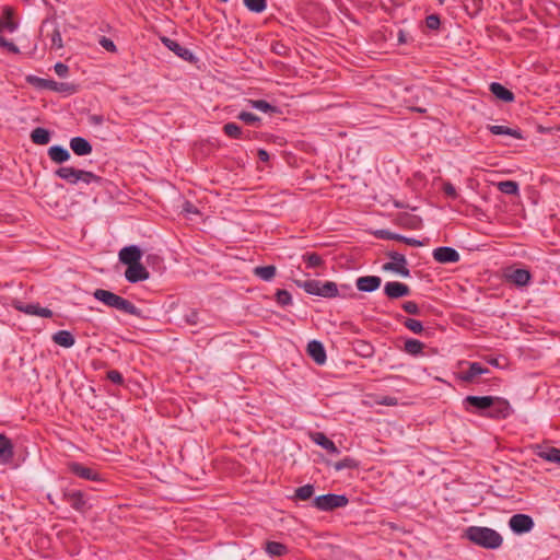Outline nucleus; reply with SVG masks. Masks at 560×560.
Masks as SVG:
<instances>
[{
	"mask_svg": "<svg viewBox=\"0 0 560 560\" xmlns=\"http://www.w3.org/2000/svg\"><path fill=\"white\" fill-rule=\"evenodd\" d=\"M467 538L483 548L495 549L502 545V537L494 529L471 526L466 530Z\"/></svg>",
	"mask_w": 560,
	"mask_h": 560,
	"instance_id": "nucleus-1",
	"label": "nucleus"
},
{
	"mask_svg": "<svg viewBox=\"0 0 560 560\" xmlns=\"http://www.w3.org/2000/svg\"><path fill=\"white\" fill-rule=\"evenodd\" d=\"M299 285L303 288L306 293L323 298H336L339 293L337 284L332 281L320 282L317 280H306L299 282Z\"/></svg>",
	"mask_w": 560,
	"mask_h": 560,
	"instance_id": "nucleus-2",
	"label": "nucleus"
},
{
	"mask_svg": "<svg viewBox=\"0 0 560 560\" xmlns=\"http://www.w3.org/2000/svg\"><path fill=\"white\" fill-rule=\"evenodd\" d=\"M348 502V498L343 494L328 493L316 497L313 500V506L319 511H332L346 506Z\"/></svg>",
	"mask_w": 560,
	"mask_h": 560,
	"instance_id": "nucleus-3",
	"label": "nucleus"
},
{
	"mask_svg": "<svg viewBox=\"0 0 560 560\" xmlns=\"http://www.w3.org/2000/svg\"><path fill=\"white\" fill-rule=\"evenodd\" d=\"M386 256L390 259V261L383 265V269L385 271H393L402 277L410 276V271L407 268V259L405 255L390 250L386 253Z\"/></svg>",
	"mask_w": 560,
	"mask_h": 560,
	"instance_id": "nucleus-4",
	"label": "nucleus"
},
{
	"mask_svg": "<svg viewBox=\"0 0 560 560\" xmlns=\"http://www.w3.org/2000/svg\"><path fill=\"white\" fill-rule=\"evenodd\" d=\"M5 13V18L0 19V34L4 31L12 33L16 28V24L11 18V10L8 9ZM0 46L7 48L9 51L18 52V47L13 43L8 42L2 35H0Z\"/></svg>",
	"mask_w": 560,
	"mask_h": 560,
	"instance_id": "nucleus-5",
	"label": "nucleus"
},
{
	"mask_svg": "<svg viewBox=\"0 0 560 560\" xmlns=\"http://www.w3.org/2000/svg\"><path fill=\"white\" fill-rule=\"evenodd\" d=\"M125 277L129 282L136 283L149 279L150 273L147 268L139 261L127 265Z\"/></svg>",
	"mask_w": 560,
	"mask_h": 560,
	"instance_id": "nucleus-6",
	"label": "nucleus"
},
{
	"mask_svg": "<svg viewBox=\"0 0 560 560\" xmlns=\"http://www.w3.org/2000/svg\"><path fill=\"white\" fill-rule=\"evenodd\" d=\"M509 525L514 533L523 534L534 527L533 518L526 514H515L510 518Z\"/></svg>",
	"mask_w": 560,
	"mask_h": 560,
	"instance_id": "nucleus-7",
	"label": "nucleus"
},
{
	"mask_svg": "<svg viewBox=\"0 0 560 560\" xmlns=\"http://www.w3.org/2000/svg\"><path fill=\"white\" fill-rule=\"evenodd\" d=\"M432 255L433 258L440 264L457 262L459 260L458 252L447 246L435 248Z\"/></svg>",
	"mask_w": 560,
	"mask_h": 560,
	"instance_id": "nucleus-8",
	"label": "nucleus"
},
{
	"mask_svg": "<svg viewBox=\"0 0 560 560\" xmlns=\"http://www.w3.org/2000/svg\"><path fill=\"white\" fill-rule=\"evenodd\" d=\"M384 293L389 299H399L409 295L410 288L402 282L389 281L386 282L384 285Z\"/></svg>",
	"mask_w": 560,
	"mask_h": 560,
	"instance_id": "nucleus-9",
	"label": "nucleus"
},
{
	"mask_svg": "<svg viewBox=\"0 0 560 560\" xmlns=\"http://www.w3.org/2000/svg\"><path fill=\"white\" fill-rule=\"evenodd\" d=\"M118 257L120 262L127 266L133 262H139L142 257V252L138 246L130 245L121 248L118 254Z\"/></svg>",
	"mask_w": 560,
	"mask_h": 560,
	"instance_id": "nucleus-10",
	"label": "nucleus"
},
{
	"mask_svg": "<svg viewBox=\"0 0 560 560\" xmlns=\"http://www.w3.org/2000/svg\"><path fill=\"white\" fill-rule=\"evenodd\" d=\"M69 470L74 474L75 476L85 479V480H93L97 481L100 480V475L94 471L93 469L83 466L79 463L72 462L68 464Z\"/></svg>",
	"mask_w": 560,
	"mask_h": 560,
	"instance_id": "nucleus-11",
	"label": "nucleus"
},
{
	"mask_svg": "<svg viewBox=\"0 0 560 560\" xmlns=\"http://www.w3.org/2000/svg\"><path fill=\"white\" fill-rule=\"evenodd\" d=\"M36 81L38 82L39 86L51 90V91L65 92L68 94H72L75 92V86L70 83L56 82L52 80H45V79H36Z\"/></svg>",
	"mask_w": 560,
	"mask_h": 560,
	"instance_id": "nucleus-12",
	"label": "nucleus"
},
{
	"mask_svg": "<svg viewBox=\"0 0 560 560\" xmlns=\"http://www.w3.org/2000/svg\"><path fill=\"white\" fill-rule=\"evenodd\" d=\"M382 280L377 276H364L357 279L355 285L359 291L373 292L380 288Z\"/></svg>",
	"mask_w": 560,
	"mask_h": 560,
	"instance_id": "nucleus-13",
	"label": "nucleus"
},
{
	"mask_svg": "<svg viewBox=\"0 0 560 560\" xmlns=\"http://www.w3.org/2000/svg\"><path fill=\"white\" fill-rule=\"evenodd\" d=\"M465 404L479 409H490L495 404V397L492 396H467L464 400Z\"/></svg>",
	"mask_w": 560,
	"mask_h": 560,
	"instance_id": "nucleus-14",
	"label": "nucleus"
},
{
	"mask_svg": "<svg viewBox=\"0 0 560 560\" xmlns=\"http://www.w3.org/2000/svg\"><path fill=\"white\" fill-rule=\"evenodd\" d=\"M505 278L509 282L518 287H524L528 284L532 276L527 269H513L505 273Z\"/></svg>",
	"mask_w": 560,
	"mask_h": 560,
	"instance_id": "nucleus-15",
	"label": "nucleus"
},
{
	"mask_svg": "<svg viewBox=\"0 0 560 560\" xmlns=\"http://www.w3.org/2000/svg\"><path fill=\"white\" fill-rule=\"evenodd\" d=\"M489 373L487 368H483L480 363L472 362L466 372L459 374V380L465 383H475L476 377L481 374Z\"/></svg>",
	"mask_w": 560,
	"mask_h": 560,
	"instance_id": "nucleus-16",
	"label": "nucleus"
},
{
	"mask_svg": "<svg viewBox=\"0 0 560 560\" xmlns=\"http://www.w3.org/2000/svg\"><path fill=\"white\" fill-rule=\"evenodd\" d=\"M307 353L317 364H324L326 362V352L324 346L317 340H312L308 342Z\"/></svg>",
	"mask_w": 560,
	"mask_h": 560,
	"instance_id": "nucleus-17",
	"label": "nucleus"
},
{
	"mask_svg": "<svg viewBox=\"0 0 560 560\" xmlns=\"http://www.w3.org/2000/svg\"><path fill=\"white\" fill-rule=\"evenodd\" d=\"M93 296L100 302L113 308L117 307V303L120 298L119 295L104 289H96L93 293Z\"/></svg>",
	"mask_w": 560,
	"mask_h": 560,
	"instance_id": "nucleus-18",
	"label": "nucleus"
},
{
	"mask_svg": "<svg viewBox=\"0 0 560 560\" xmlns=\"http://www.w3.org/2000/svg\"><path fill=\"white\" fill-rule=\"evenodd\" d=\"M491 418H506L510 415V404L499 397H495V404L491 406L487 413Z\"/></svg>",
	"mask_w": 560,
	"mask_h": 560,
	"instance_id": "nucleus-19",
	"label": "nucleus"
},
{
	"mask_svg": "<svg viewBox=\"0 0 560 560\" xmlns=\"http://www.w3.org/2000/svg\"><path fill=\"white\" fill-rule=\"evenodd\" d=\"M70 148L77 155H88L92 152V145L82 137H74L70 140Z\"/></svg>",
	"mask_w": 560,
	"mask_h": 560,
	"instance_id": "nucleus-20",
	"label": "nucleus"
},
{
	"mask_svg": "<svg viewBox=\"0 0 560 560\" xmlns=\"http://www.w3.org/2000/svg\"><path fill=\"white\" fill-rule=\"evenodd\" d=\"M15 307L16 310L28 315H36L44 318H49L52 316V312L49 308L40 307L38 304L16 305Z\"/></svg>",
	"mask_w": 560,
	"mask_h": 560,
	"instance_id": "nucleus-21",
	"label": "nucleus"
},
{
	"mask_svg": "<svg viewBox=\"0 0 560 560\" xmlns=\"http://www.w3.org/2000/svg\"><path fill=\"white\" fill-rule=\"evenodd\" d=\"M536 454H537V456H539L540 458H542L547 462L556 463V464L560 465V450L559 448L538 446Z\"/></svg>",
	"mask_w": 560,
	"mask_h": 560,
	"instance_id": "nucleus-22",
	"label": "nucleus"
},
{
	"mask_svg": "<svg viewBox=\"0 0 560 560\" xmlns=\"http://www.w3.org/2000/svg\"><path fill=\"white\" fill-rule=\"evenodd\" d=\"M491 93L499 100L510 103L514 101V94L498 82L490 84Z\"/></svg>",
	"mask_w": 560,
	"mask_h": 560,
	"instance_id": "nucleus-23",
	"label": "nucleus"
},
{
	"mask_svg": "<svg viewBox=\"0 0 560 560\" xmlns=\"http://www.w3.org/2000/svg\"><path fill=\"white\" fill-rule=\"evenodd\" d=\"M66 499L74 510L79 512L85 511L86 502L81 491H72L70 493H67Z\"/></svg>",
	"mask_w": 560,
	"mask_h": 560,
	"instance_id": "nucleus-24",
	"label": "nucleus"
},
{
	"mask_svg": "<svg viewBox=\"0 0 560 560\" xmlns=\"http://www.w3.org/2000/svg\"><path fill=\"white\" fill-rule=\"evenodd\" d=\"M13 445L11 441L3 434H0V458L8 463L13 458Z\"/></svg>",
	"mask_w": 560,
	"mask_h": 560,
	"instance_id": "nucleus-25",
	"label": "nucleus"
},
{
	"mask_svg": "<svg viewBox=\"0 0 560 560\" xmlns=\"http://www.w3.org/2000/svg\"><path fill=\"white\" fill-rule=\"evenodd\" d=\"M52 340L58 346L70 348L74 345V337L68 330H59L52 335Z\"/></svg>",
	"mask_w": 560,
	"mask_h": 560,
	"instance_id": "nucleus-26",
	"label": "nucleus"
},
{
	"mask_svg": "<svg viewBox=\"0 0 560 560\" xmlns=\"http://www.w3.org/2000/svg\"><path fill=\"white\" fill-rule=\"evenodd\" d=\"M162 42L170 50L175 52L177 56L184 59H188V57H191L190 51L187 48L180 46L176 40H173L168 37H163Z\"/></svg>",
	"mask_w": 560,
	"mask_h": 560,
	"instance_id": "nucleus-27",
	"label": "nucleus"
},
{
	"mask_svg": "<svg viewBox=\"0 0 560 560\" xmlns=\"http://www.w3.org/2000/svg\"><path fill=\"white\" fill-rule=\"evenodd\" d=\"M48 155L51 161L59 164L68 161L70 158L68 150L60 145L50 147L48 150Z\"/></svg>",
	"mask_w": 560,
	"mask_h": 560,
	"instance_id": "nucleus-28",
	"label": "nucleus"
},
{
	"mask_svg": "<svg viewBox=\"0 0 560 560\" xmlns=\"http://www.w3.org/2000/svg\"><path fill=\"white\" fill-rule=\"evenodd\" d=\"M313 441L320 445L322 447H324L325 450H327L329 453H332V454H338L339 453V450L337 448V446L335 445V443L329 440L324 433L322 432H317L313 435Z\"/></svg>",
	"mask_w": 560,
	"mask_h": 560,
	"instance_id": "nucleus-29",
	"label": "nucleus"
},
{
	"mask_svg": "<svg viewBox=\"0 0 560 560\" xmlns=\"http://www.w3.org/2000/svg\"><path fill=\"white\" fill-rule=\"evenodd\" d=\"M79 170L71 166H62L56 171V175L70 184H77Z\"/></svg>",
	"mask_w": 560,
	"mask_h": 560,
	"instance_id": "nucleus-30",
	"label": "nucleus"
},
{
	"mask_svg": "<svg viewBox=\"0 0 560 560\" xmlns=\"http://www.w3.org/2000/svg\"><path fill=\"white\" fill-rule=\"evenodd\" d=\"M50 26L51 32L46 34L50 39V48L56 50L61 49L63 47L61 33L55 23H51Z\"/></svg>",
	"mask_w": 560,
	"mask_h": 560,
	"instance_id": "nucleus-31",
	"label": "nucleus"
},
{
	"mask_svg": "<svg viewBox=\"0 0 560 560\" xmlns=\"http://www.w3.org/2000/svg\"><path fill=\"white\" fill-rule=\"evenodd\" d=\"M31 140L35 144L44 145L47 144L50 140V133L47 129L37 127L31 133Z\"/></svg>",
	"mask_w": 560,
	"mask_h": 560,
	"instance_id": "nucleus-32",
	"label": "nucleus"
},
{
	"mask_svg": "<svg viewBox=\"0 0 560 560\" xmlns=\"http://www.w3.org/2000/svg\"><path fill=\"white\" fill-rule=\"evenodd\" d=\"M116 310L137 317L142 316L141 311L138 307H136L129 300L121 296L119 298Z\"/></svg>",
	"mask_w": 560,
	"mask_h": 560,
	"instance_id": "nucleus-33",
	"label": "nucleus"
},
{
	"mask_svg": "<svg viewBox=\"0 0 560 560\" xmlns=\"http://www.w3.org/2000/svg\"><path fill=\"white\" fill-rule=\"evenodd\" d=\"M276 267L273 265H269V266H259V267H256L254 268L253 272L256 277L265 280V281H270L273 279V277L276 276Z\"/></svg>",
	"mask_w": 560,
	"mask_h": 560,
	"instance_id": "nucleus-34",
	"label": "nucleus"
},
{
	"mask_svg": "<svg viewBox=\"0 0 560 560\" xmlns=\"http://www.w3.org/2000/svg\"><path fill=\"white\" fill-rule=\"evenodd\" d=\"M489 130L491 133L498 135V136L506 135V136L514 137L516 139L523 138L522 133L518 130L512 129V128L505 127V126H498V125L489 126Z\"/></svg>",
	"mask_w": 560,
	"mask_h": 560,
	"instance_id": "nucleus-35",
	"label": "nucleus"
},
{
	"mask_svg": "<svg viewBox=\"0 0 560 560\" xmlns=\"http://www.w3.org/2000/svg\"><path fill=\"white\" fill-rule=\"evenodd\" d=\"M266 551L270 556L281 557L287 553L288 548L287 546L278 541H268L266 545Z\"/></svg>",
	"mask_w": 560,
	"mask_h": 560,
	"instance_id": "nucleus-36",
	"label": "nucleus"
},
{
	"mask_svg": "<svg viewBox=\"0 0 560 560\" xmlns=\"http://www.w3.org/2000/svg\"><path fill=\"white\" fill-rule=\"evenodd\" d=\"M424 348V345L417 340V339H408L405 342L404 350L411 354V355H418L422 352Z\"/></svg>",
	"mask_w": 560,
	"mask_h": 560,
	"instance_id": "nucleus-37",
	"label": "nucleus"
},
{
	"mask_svg": "<svg viewBox=\"0 0 560 560\" xmlns=\"http://www.w3.org/2000/svg\"><path fill=\"white\" fill-rule=\"evenodd\" d=\"M314 494V486L313 485H305L302 487H299L295 489L293 499L300 500V501H306L311 499Z\"/></svg>",
	"mask_w": 560,
	"mask_h": 560,
	"instance_id": "nucleus-38",
	"label": "nucleus"
},
{
	"mask_svg": "<svg viewBox=\"0 0 560 560\" xmlns=\"http://www.w3.org/2000/svg\"><path fill=\"white\" fill-rule=\"evenodd\" d=\"M498 189L506 195H516L518 192V185L513 180H504L498 183Z\"/></svg>",
	"mask_w": 560,
	"mask_h": 560,
	"instance_id": "nucleus-39",
	"label": "nucleus"
},
{
	"mask_svg": "<svg viewBox=\"0 0 560 560\" xmlns=\"http://www.w3.org/2000/svg\"><path fill=\"white\" fill-rule=\"evenodd\" d=\"M79 180H82L85 184H91V183L100 184L102 182V177L93 174L92 172L79 170L77 183Z\"/></svg>",
	"mask_w": 560,
	"mask_h": 560,
	"instance_id": "nucleus-40",
	"label": "nucleus"
},
{
	"mask_svg": "<svg viewBox=\"0 0 560 560\" xmlns=\"http://www.w3.org/2000/svg\"><path fill=\"white\" fill-rule=\"evenodd\" d=\"M223 131L224 133L230 137V138H234V139H238L241 138L242 136V129L240 126H237L236 124L234 122H228L223 126Z\"/></svg>",
	"mask_w": 560,
	"mask_h": 560,
	"instance_id": "nucleus-41",
	"label": "nucleus"
},
{
	"mask_svg": "<svg viewBox=\"0 0 560 560\" xmlns=\"http://www.w3.org/2000/svg\"><path fill=\"white\" fill-rule=\"evenodd\" d=\"M244 4L248 10L256 13L262 12L267 7L266 0H244Z\"/></svg>",
	"mask_w": 560,
	"mask_h": 560,
	"instance_id": "nucleus-42",
	"label": "nucleus"
},
{
	"mask_svg": "<svg viewBox=\"0 0 560 560\" xmlns=\"http://www.w3.org/2000/svg\"><path fill=\"white\" fill-rule=\"evenodd\" d=\"M303 259L306 261L308 268H316L323 265L322 257L316 253L305 254Z\"/></svg>",
	"mask_w": 560,
	"mask_h": 560,
	"instance_id": "nucleus-43",
	"label": "nucleus"
},
{
	"mask_svg": "<svg viewBox=\"0 0 560 560\" xmlns=\"http://www.w3.org/2000/svg\"><path fill=\"white\" fill-rule=\"evenodd\" d=\"M404 324L410 331L415 334H421L423 331V325L420 320L407 318Z\"/></svg>",
	"mask_w": 560,
	"mask_h": 560,
	"instance_id": "nucleus-44",
	"label": "nucleus"
},
{
	"mask_svg": "<svg viewBox=\"0 0 560 560\" xmlns=\"http://www.w3.org/2000/svg\"><path fill=\"white\" fill-rule=\"evenodd\" d=\"M252 107L259 109L261 112L268 113V112H275V108L264 100H256V101H249Z\"/></svg>",
	"mask_w": 560,
	"mask_h": 560,
	"instance_id": "nucleus-45",
	"label": "nucleus"
},
{
	"mask_svg": "<svg viewBox=\"0 0 560 560\" xmlns=\"http://www.w3.org/2000/svg\"><path fill=\"white\" fill-rule=\"evenodd\" d=\"M276 300L280 305H289L292 301V298L289 291L281 289L277 291Z\"/></svg>",
	"mask_w": 560,
	"mask_h": 560,
	"instance_id": "nucleus-46",
	"label": "nucleus"
},
{
	"mask_svg": "<svg viewBox=\"0 0 560 560\" xmlns=\"http://www.w3.org/2000/svg\"><path fill=\"white\" fill-rule=\"evenodd\" d=\"M395 241L402 242V243H405L407 245L415 246V247H421V246L424 245V243L422 241H419V240H416V238H412V237H406V236H402L400 234L396 235V240Z\"/></svg>",
	"mask_w": 560,
	"mask_h": 560,
	"instance_id": "nucleus-47",
	"label": "nucleus"
},
{
	"mask_svg": "<svg viewBox=\"0 0 560 560\" xmlns=\"http://www.w3.org/2000/svg\"><path fill=\"white\" fill-rule=\"evenodd\" d=\"M402 308L406 313L411 315H418L420 313L419 306L413 301H407L402 304Z\"/></svg>",
	"mask_w": 560,
	"mask_h": 560,
	"instance_id": "nucleus-48",
	"label": "nucleus"
},
{
	"mask_svg": "<svg viewBox=\"0 0 560 560\" xmlns=\"http://www.w3.org/2000/svg\"><path fill=\"white\" fill-rule=\"evenodd\" d=\"M100 45L106 49L107 51H110V52H116L117 50V47L116 45L114 44V42L108 38V37H105V36H102L101 39H100Z\"/></svg>",
	"mask_w": 560,
	"mask_h": 560,
	"instance_id": "nucleus-49",
	"label": "nucleus"
},
{
	"mask_svg": "<svg viewBox=\"0 0 560 560\" xmlns=\"http://www.w3.org/2000/svg\"><path fill=\"white\" fill-rule=\"evenodd\" d=\"M238 118L243 121H245L246 124H249V125H253L257 121H259V117L252 114V113H248V112H242L240 113L238 115Z\"/></svg>",
	"mask_w": 560,
	"mask_h": 560,
	"instance_id": "nucleus-50",
	"label": "nucleus"
},
{
	"mask_svg": "<svg viewBox=\"0 0 560 560\" xmlns=\"http://www.w3.org/2000/svg\"><path fill=\"white\" fill-rule=\"evenodd\" d=\"M375 402L382 406H396L398 404L397 398L392 396L377 397Z\"/></svg>",
	"mask_w": 560,
	"mask_h": 560,
	"instance_id": "nucleus-51",
	"label": "nucleus"
},
{
	"mask_svg": "<svg viewBox=\"0 0 560 560\" xmlns=\"http://www.w3.org/2000/svg\"><path fill=\"white\" fill-rule=\"evenodd\" d=\"M425 24L430 30H438L440 27L441 21L438 15L431 14L427 16Z\"/></svg>",
	"mask_w": 560,
	"mask_h": 560,
	"instance_id": "nucleus-52",
	"label": "nucleus"
},
{
	"mask_svg": "<svg viewBox=\"0 0 560 560\" xmlns=\"http://www.w3.org/2000/svg\"><path fill=\"white\" fill-rule=\"evenodd\" d=\"M354 466H355L354 460L351 458H345V459L334 464V468L336 470H341L343 468H352Z\"/></svg>",
	"mask_w": 560,
	"mask_h": 560,
	"instance_id": "nucleus-53",
	"label": "nucleus"
},
{
	"mask_svg": "<svg viewBox=\"0 0 560 560\" xmlns=\"http://www.w3.org/2000/svg\"><path fill=\"white\" fill-rule=\"evenodd\" d=\"M107 378L115 383V384H121L122 383V375L117 370H110L107 372Z\"/></svg>",
	"mask_w": 560,
	"mask_h": 560,
	"instance_id": "nucleus-54",
	"label": "nucleus"
},
{
	"mask_svg": "<svg viewBox=\"0 0 560 560\" xmlns=\"http://www.w3.org/2000/svg\"><path fill=\"white\" fill-rule=\"evenodd\" d=\"M443 191L446 196L453 199L457 197L456 188L448 182L443 184Z\"/></svg>",
	"mask_w": 560,
	"mask_h": 560,
	"instance_id": "nucleus-55",
	"label": "nucleus"
},
{
	"mask_svg": "<svg viewBox=\"0 0 560 560\" xmlns=\"http://www.w3.org/2000/svg\"><path fill=\"white\" fill-rule=\"evenodd\" d=\"M375 235L382 240H396V233H392L387 230H380L375 232Z\"/></svg>",
	"mask_w": 560,
	"mask_h": 560,
	"instance_id": "nucleus-56",
	"label": "nucleus"
},
{
	"mask_svg": "<svg viewBox=\"0 0 560 560\" xmlns=\"http://www.w3.org/2000/svg\"><path fill=\"white\" fill-rule=\"evenodd\" d=\"M54 69L59 77H66L69 72L68 66L61 62L56 63Z\"/></svg>",
	"mask_w": 560,
	"mask_h": 560,
	"instance_id": "nucleus-57",
	"label": "nucleus"
},
{
	"mask_svg": "<svg viewBox=\"0 0 560 560\" xmlns=\"http://www.w3.org/2000/svg\"><path fill=\"white\" fill-rule=\"evenodd\" d=\"M183 211L187 214H198L199 211L196 206H194L191 202L186 201L183 206Z\"/></svg>",
	"mask_w": 560,
	"mask_h": 560,
	"instance_id": "nucleus-58",
	"label": "nucleus"
},
{
	"mask_svg": "<svg viewBox=\"0 0 560 560\" xmlns=\"http://www.w3.org/2000/svg\"><path fill=\"white\" fill-rule=\"evenodd\" d=\"M186 323L189 325H196L198 323V313L196 311H191L186 315Z\"/></svg>",
	"mask_w": 560,
	"mask_h": 560,
	"instance_id": "nucleus-59",
	"label": "nucleus"
},
{
	"mask_svg": "<svg viewBox=\"0 0 560 560\" xmlns=\"http://www.w3.org/2000/svg\"><path fill=\"white\" fill-rule=\"evenodd\" d=\"M258 158L260 161L262 162H268L269 161V154L266 150L264 149H259L258 150Z\"/></svg>",
	"mask_w": 560,
	"mask_h": 560,
	"instance_id": "nucleus-60",
	"label": "nucleus"
},
{
	"mask_svg": "<svg viewBox=\"0 0 560 560\" xmlns=\"http://www.w3.org/2000/svg\"><path fill=\"white\" fill-rule=\"evenodd\" d=\"M90 120L95 125H101L103 122V117L98 115L91 116Z\"/></svg>",
	"mask_w": 560,
	"mask_h": 560,
	"instance_id": "nucleus-61",
	"label": "nucleus"
},
{
	"mask_svg": "<svg viewBox=\"0 0 560 560\" xmlns=\"http://www.w3.org/2000/svg\"><path fill=\"white\" fill-rule=\"evenodd\" d=\"M487 361H488L491 365H493V366H497V368H500V366H501V365H500V362H499V359H497V358H488V359H487Z\"/></svg>",
	"mask_w": 560,
	"mask_h": 560,
	"instance_id": "nucleus-62",
	"label": "nucleus"
},
{
	"mask_svg": "<svg viewBox=\"0 0 560 560\" xmlns=\"http://www.w3.org/2000/svg\"><path fill=\"white\" fill-rule=\"evenodd\" d=\"M411 110L417 112V113H425V108H421V107H412Z\"/></svg>",
	"mask_w": 560,
	"mask_h": 560,
	"instance_id": "nucleus-63",
	"label": "nucleus"
},
{
	"mask_svg": "<svg viewBox=\"0 0 560 560\" xmlns=\"http://www.w3.org/2000/svg\"><path fill=\"white\" fill-rule=\"evenodd\" d=\"M48 27V23H44L43 26H42V32H44V30Z\"/></svg>",
	"mask_w": 560,
	"mask_h": 560,
	"instance_id": "nucleus-64",
	"label": "nucleus"
}]
</instances>
